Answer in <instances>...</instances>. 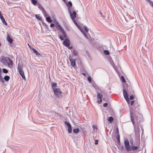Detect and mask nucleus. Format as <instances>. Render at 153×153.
<instances>
[{
	"instance_id": "9d476101",
	"label": "nucleus",
	"mask_w": 153,
	"mask_h": 153,
	"mask_svg": "<svg viewBox=\"0 0 153 153\" xmlns=\"http://www.w3.org/2000/svg\"><path fill=\"white\" fill-rule=\"evenodd\" d=\"M54 21L56 23V27L57 29H59L61 32L63 30H64L61 26V25L59 24L57 22L56 20L55 19Z\"/></svg>"
},
{
	"instance_id": "393cba45",
	"label": "nucleus",
	"mask_w": 153,
	"mask_h": 153,
	"mask_svg": "<svg viewBox=\"0 0 153 153\" xmlns=\"http://www.w3.org/2000/svg\"><path fill=\"white\" fill-rule=\"evenodd\" d=\"M147 1L149 2V4L151 5L153 8V2L150 0H147Z\"/></svg>"
},
{
	"instance_id": "1a4fd4ad",
	"label": "nucleus",
	"mask_w": 153,
	"mask_h": 153,
	"mask_svg": "<svg viewBox=\"0 0 153 153\" xmlns=\"http://www.w3.org/2000/svg\"><path fill=\"white\" fill-rule=\"evenodd\" d=\"M63 44L67 47H69L70 44V40L68 39H65L63 42Z\"/></svg>"
},
{
	"instance_id": "473e14b6",
	"label": "nucleus",
	"mask_w": 153,
	"mask_h": 153,
	"mask_svg": "<svg viewBox=\"0 0 153 153\" xmlns=\"http://www.w3.org/2000/svg\"><path fill=\"white\" fill-rule=\"evenodd\" d=\"M121 79L122 81L124 82H126V81L125 80L124 77L123 76H121Z\"/></svg>"
},
{
	"instance_id": "bf43d9fd",
	"label": "nucleus",
	"mask_w": 153,
	"mask_h": 153,
	"mask_svg": "<svg viewBox=\"0 0 153 153\" xmlns=\"http://www.w3.org/2000/svg\"><path fill=\"white\" fill-rule=\"evenodd\" d=\"M104 106V107H106L107 106L104 105V106Z\"/></svg>"
},
{
	"instance_id": "09e8293b",
	"label": "nucleus",
	"mask_w": 153,
	"mask_h": 153,
	"mask_svg": "<svg viewBox=\"0 0 153 153\" xmlns=\"http://www.w3.org/2000/svg\"><path fill=\"white\" fill-rule=\"evenodd\" d=\"M80 31L82 32V33H83V29H82L81 28H80V29H79Z\"/></svg>"
},
{
	"instance_id": "c756f323",
	"label": "nucleus",
	"mask_w": 153,
	"mask_h": 153,
	"mask_svg": "<svg viewBox=\"0 0 153 153\" xmlns=\"http://www.w3.org/2000/svg\"><path fill=\"white\" fill-rule=\"evenodd\" d=\"M68 132L69 133H71L72 132V128L71 126V127H68Z\"/></svg>"
},
{
	"instance_id": "6ab92c4d",
	"label": "nucleus",
	"mask_w": 153,
	"mask_h": 153,
	"mask_svg": "<svg viewBox=\"0 0 153 153\" xmlns=\"http://www.w3.org/2000/svg\"><path fill=\"white\" fill-rule=\"evenodd\" d=\"M117 143L119 145H120V137L119 135H118L117 137Z\"/></svg>"
},
{
	"instance_id": "ddd939ff",
	"label": "nucleus",
	"mask_w": 153,
	"mask_h": 153,
	"mask_svg": "<svg viewBox=\"0 0 153 153\" xmlns=\"http://www.w3.org/2000/svg\"><path fill=\"white\" fill-rule=\"evenodd\" d=\"M0 18L1 20L2 23L5 25H7V24L3 16H0Z\"/></svg>"
},
{
	"instance_id": "20e7f679",
	"label": "nucleus",
	"mask_w": 153,
	"mask_h": 153,
	"mask_svg": "<svg viewBox=\"0 0 153 153\" xmlns=\"http://www.w3.org/2000/svg\"><path fill=\"white\" fill-rule=\"evenodd\" d=\"M123 92L124 97L125 98L128 103L129 104L130 103V101L128 98V94L126 89L127 90H128V87L127 86V85L125 84L124 85H123Z\"/></svg>"
},
{
	"instance_id": "4c0bfd02",
	"label": "nucleus",
	"mask_w": 153,
	"mask_h": 153,
	"mask_svg": "<svg viewBox=\"0 0 153 153\" xmlns=\"http://www.w3.org/2000/svg\"><path fill=\"white\" fill-rule=\"evenodd\" d=\"M73 54L74 55L76 56L77 54V53L76 51L74 50L73 52Z\"/></svg>"
},
{
	"instance_id": "0eeeda50",
	"label": "nucleus",
	"mask_w": 153,
	"mask_h": 153,
	"mask_svg": "<svg viewBox=\"0 0 153 153\" xmlns=\"http://www.w3.org/2000/svg\"><path fill=\"white\" fill-rule=\"evenodd\" d=\"M68 12L71 19L74 20L76 16V12L74 11L72 12V10L70 11L69 10Z\"/></svg>"
},
{
	"instance_id": "f8f14e48",
	"label": "nucleus",
	"mask_w": 153,
	"mask_h": 153,
	"mask_svg": "<svg viewBox=\"0 0 153 153\" xmlns=\"http://www.w3.org/2000/svg\"><path fill=\"white\" fill-rule=\"evenodd\" d=\"M7 41L10 43L11 44L13 42V40L11 38L9 35H8L7 36Z\"/></svg>"
},
{
	"instance_id": "4468645a",
	"label": "nucleus",
	"mask_w": 153,
	"mask_h": 153,
	"mask_svg": "<svg viewBox=\"0 0 153 153\" xmlns=\"http://www.w3.org/2000/svg\"><path fill=\"white\" fill-rule=\"evenodd\" d=\"M57 85V84L55 82H53L52 84V87L53 88V90H54V89H56L57 88H56Z\"/></svg>"
},
{
	"instance_id": "79ce46f5",
	"label": "nucleus",
	"mask_w": 153,
	"mask_h": 153,
	"mask_svg": "<svg viewBox=\"0 0 153 153\" xmlns=\"http://www.w3.org/2000/svg\"><path fill=\"white\" fill-rule=\"evenodd\" d=\"M134 98V96L132 95L130 96L129 98L131 100H132Z\"/></svg>"
},
{
	"instance_id": "5fc2aeb1",
	"label": "nucleus",
	"mask_w": 153,
	"mask_h": 153,
	"mask_svg": "<svg viewBox=\"0 0 153 153\" xmlns=\"http://www.w3.org/2000/svg\"><path fill=\"white\" fill-rule=\"evenodd\" d=\"M82 74L85 76V73H82Z\"/></svg>"
},
{
	"instance_id": "a19ab883",
	"label": "nucleus",
	"mask_w": 153,
	"mask_h": 153,
	"mask_svg": "<svg viewBox=\"0 0 153 153\" xmlns=\"http://www.w3.org/2000/svg\"><path fill=\"white\" fill-rule=\"evenodd\" d=\"M59 38L61 40H63L64 38L63 36H59Z\"/></svg>"
},
{
	"instance_id": "f03ea898",
	"label": "nucleus",
	"mask_w": 153,
	"mask_h": 153,
	"mask_svg": "<svg viewBox=\"0 0 153 153\" xmlns=\"http://www.w3.org/2000/svg\"><path fill=\"white\" fill-rule=\"evenodd\" d=\"M130 142L131 145V146H130L128 140L127 139L124 140V144L125 147L128 152L135 151L137 149L138 147L137 146H134L133 145V141L132 140H130Z\"/></svg>"
},
{
	"instance_id": "4d7b16f0",
	"label": "nucleus",
	"mask_w": 153,
	"mask_h": 153,
	"mask_svg": "<svg viewBox=\"0 0 153 153\" xmlns=\"http://www.w3.org/2000/svg\"><path fill=\"white\" fill-rule=\"evenodd\" d=\"M52 18L53 19L54 18H55V16L54 15L53 16Z\"/></svg>"
},
{
	"instance_id": "9b49d317",
	"label": "nucleus",
	"mask_w": 153,
	"mask_h": 153,
	"mask_svg": "<svg viewBox=\"0 0 153 153\" xmlns=\"http://www.w3.org/2000/svg\"><path fill=\"white\" fill-rule=\"evenodd\" d=\"M67 5L68 8V10H72V9L71 8V7L72 6V2L70 1L68 2V3L67 4Z\"/></svg>"
},
{
	"instance_id": "a211bd4d",
	"label": "nucleus",
	"mask_w": 153,
	"mask_h": 153,
	"mask_svg": "<svg viewBox=\"0 0 153 153\" xmlns=\"http://www.w3.org/2000/svg\"><path fill=\"white\" fill-rule=\"evenodd\" d=\"M108 120L110 123H111L113 121L114 119L113 117H110L108 118Z\"/></svg>"
},
{
	"instance_id": "7ed1b4c3",
	"label": "nucleus",
	"mask_w": 153,
	"mask_h": 153,
	"mask_svg": "<svg viewBox=\"0 0 153 153\" xmlns=\"http://www.w3.org/2000/svg\"><path fill=\"white\" fill-rule=\"evenodd\" d=\"M0 60L4 65L10 68L12 67L13 62L9 58L3 57L2 58H0Z\"/></svg>"
},
{
	"instance_id": "ea45409f",
	"label": "nucleus",
	"mask_w": 153,
	"mask_h": 153,
	"mask_svg": "<svg viewBox=\"0 0 153 153\" xmlns=\"http://www.w3.org/2000/svg\"><path fill=\"white\" fill-rule=\"evenodd\" d=\"M35 53L36 54V55L37 56H41V54L39 53L38 51H36V52H35Z\"/></svg>"
},
{
	"instance_id": "e433bc0d",
	"label": "nucleus",
	"mask_w": 153,
	"mask_h": 153,
	"mask_svg": "<svg viewBox=\"0 0 153 153\" xmlns=\"http://www.w3.org/2000/svg\"><path fill=\"white\" fill-rule=\"evenodd\" d=\"M83 34L84 35V36H85L86 38H87V39H88V37H87V35H86V33L85 32V31H84V30H83Z\"/></svg>"
},
{
	"instance_id": "864d4df0",
	"label": "nucleus",
	"mask_w": 153,
	"mask_h": 153,
	"mask_svg": "<svg viewBox=\"0 0 153 153\" xmlns=\"http://www.w3.org/2000/svg\"><path fill=\"white\" fill-rule=\"evenodd\" d=\"M28 45L29 46V48H30H30H32V47L30 46L28 44Z\"/></svg>"
},
{
	"instance_id": "f257e3e1",
	"label": "nucleus",
	"mask_w": 153,
	"mask_h": 153,
	"mask_svg": "<svg viewBox=\"0 0 153 153\" xmlns=\"http://www.w3.org/2000/svg\"><path fill=\"white\" fill-rule=\"evenodd\" d=\"M131 121L133 125H135V121L140 122L142 118V116L138 112V107L136 106H129Z\"/></svg>"
},
{
	"instance_id": "b1692460",
	"label": "nucleus",
	"mask_w": 153,
	"mask_h": 153,
	"mask_svg": "<svg viewBox=\"0 0 153 153\" xmlns=\"http://www.w3.org/2000/svg\"><path fill=\"white\" fill-rule=\"evenodd\" d=\"M42 12V13L44 14V16L45 17H47L48 16V14L46 12V11L45 10H43Z\"/></svg>"
},
{
	"instance_id": "7c9ffc66",
	"label": "nucleus",
	"mask_w": 153,
	"mask_h": 153,
	"mask_svg": "<svg viewBox=\"0 0 153 153\" xmlns=\"http://www.w3.org/2000/svg\"><path fill=\"white\" fill-rule=\"evenodd\" d=\"M2 71L4 73H7L8 72V70L5 68L2 69Z\"/></svg>"
},
{
	"instance_id": "37998d69",
	"label": "nucleus",
	"mask_w": 153,
	"mask_h": 153,
	"mask_svg": "<svg viewBox=\"0 0 153 153\" xmlns=\"http://www.w3.org/2000/svg\"><path fill=\"white\" fill-rule=\"evenodd\" d=\"M92 127L95 130V129H96V130H97V127L94 125H93Z\"/></svg>"
},
{
	"instance_id": "3c124183",
	"label": "nucleus",
	"mask_w": 153,
	"mask_h": 153,
	"mask_svg": "<svg viewBox=\"0 0 153 153\" xmlns=\"http://www.w3.org/2000/svg\"><path fill=\"white\" fill-rule=\"evenodd\" d=\"M1 68H0V75L1 74Z\"/></svg>"
},
{
	"instance_id": "c85d7f7f",
	"label": "nucleus",
	"mask_w": 153,
	"mask_h": 153,
	"mask_svg": "<svg viewBox=\"0 0 153 153\" xmlns=\"http://www.w3.org/2000/svg\"><path fill=\"white\" fill-rule=\"evenodd\" d=\"M104 53L107 55H109V52L108 50H105L104 51Z\"/></svg>"
},
{
	"instance_id": "5701e85b",
	"label": "nucleus",
	"mask_w": 153,
	"mask_h": 153,
	"mask_svg": "<svg viewBox=\"0 0 153 153\" xmlns=\"http://www.w3.org/2000/svg\"><path fill=\"white\" fill-rule=\"evenodd\" d=\"M65 123L67 126H68V127H71V126L70 123L67 121H65Z\"/></svg>"
},
{
	"instance_id": "f704fd0d",
	"label": "nucleus",
	"mask_w": 153,
	"mask_h": 153,
	"mask_svg": "<svg viewBox=\"0 0 153 153\" xmlns=\"http://www.w3.org/2000/svg\"><path fill=\"white\" fill-rule=\"evenodd\" d=\"M30 49L33 50V52L34 53H35V52H36V51H37L36 50L35 48H30Z\"/></svg>"
},
{
	"instance_id": "de8ad7c7",
	"label": "nucleus",
	"mask_w": 153,
	"mask_h": 153,
	"mask_svg": "<svg viewBox=\"0 0 153 153\" xmlns=\"http://www.w3.org/2000/svg\"><path fill=\"white\" fill-rule=\"evenodd\" d=\"M54 26V24H51L50 25V26L51 27H53Z\"/></svg>"
},
{
	"instance_id": "6e6552de",
	"label": "nucleus",
	"mask_w": 153,
	"mask_h": 153,
	"mask_svg": "<svg viewBox=\"0 0 153 153\" xmlns=\"http://www.w3.org/2000/svg\"><path fill=\"white\" fill-rule=\"evenodd\" d=\"M69 59L71 63V65L73 67H74L76 66V62L75 59H73V58L71 56H69Z\"/></svg>"
},
{
	"instance_id": "f3484780",
	"label": "nucleus",
	"mask_w": 153,
	"mask_h": 153,
	"mask_svg": "<svg viewBox=\"0 0 153 153\" xmlns=\"http://www.w3.org/2000/svg\"><path fill=\"white\" fill-rule=\"evenodd\" d=\"M10 79V77L9 76L6 75L4 76V79L6 81H8Z\"/></svg>"
},
{
	"instance_id": "13d9d810",
	"label": "nucleus",
	"mask_w": 153,
	"mask_h": 153,
	"mask_svg": "<svg viewBox=\"0 0 153 153\" xmlns=\"http://www.w3.org/2000/svg\"><path fill=\"white\" fill-rule=\"evenodd\" d=\"M100 14H101V15H102V13H101V12H100Z\"/></svg>"
},
{
	"instance_id": "bb28decb",
	"label": "nucleus",
	"mask_w": 153,
	"mask_h": 153,
	"mask_svg": "<svg viewBox=\"0 0 153 153\" xmlns=\"http://www.w3.org/2000/svg\"><path fill=\"white\" fill-rule=\"evenodd\" d=\"M38 8L39 9H40L42 11L43 10H44V8L42 7V6L40 4H39L38 6Z\"/></svg>"
},
{
	"instance_id": "a878e982",
	"label": "nucleus",
	"mask_w": 153,
	"mask_h": 153,
	"mask_svg": "<svg viewBox=\"0 0 153 153\" xmlns=\"http://www.w3.org/2000/svg\"><path fill=\"white\" fill-rule=\"evenodd\" d=\"M36 18L38 20H40L42 19L41 17H40L39 15L36 14L35 16Z\"/></svg>"
},
{
	"instance_id": "412c9836",
	"label": "nucleus",
	"mask_w": 153,
	"mask_h": 153,
	"mask_svg": "<svg viewBox=\"0 0 153 153\" xmlns=\"http://www.w3.org/2000/svg\"><path fill=\"white\" fill-rule=\"evenodd\" d=\"M102 94L101 93H98L97 94V98H101L102 97Z\"/></svg>"
},
{
	"instance_id": "a18cd8bd",
	"label": "nucleus",
	"mask_w": 153,
	"mask_h": 153,
	"mask_svg": "<svg viewBox=\"0 0 153 153\" xmlns=\"http://www.w3.org/2000/svg\"><path fill=\"white\" fill-rule=\"evenodd\" d=\"M134 101L132 100L131 102V105H133L134 104Z\"/></svg>"
},
{
	"instance_id": "603ef678",
	"label": "nucleus",
	"mask_w": 153,
	"mask_h": 153,
	"mask_svg": "<svg viewBox=\"0 0 153 153\" xmlns=\"http://www.w3.org/2000/svg\"><path fill=\"white\" fill-rule=\"evenodd\" d=\"M68 47V48L69 49H71L72 48V47H70L69 46Z\"/></svg>"
},
{
	"instance_id": "39448f33",
	"label": "nucleus",
	"mask_w": 153,
	"mask_h": 153,
	"mask_svg": "<svg viewBox=\"0 0 153 153\" xmlns=\"http://www.w3.org/2000/svg\"><path fill=\"white\" fill-rule=\"evenodd\" d=\"M53 91L54 94L57 97H60L63 96L62 93L59 88L54 89V90Z\"/></svg>"
},
{
	"instance_id": "c03bdc74",
	"label": "nucleus",
	"mask_w": 153,
	"mask_h": 153,
	"mask_svg": "<svg viewBox=\"0 0 153 153\" xmlns=\"http://www.w3.org/2000/svg\"><path fill=\"white\" fill-rule=\"evenodd\" d=\"M98 140H95V144L96 145L97 144H98Z\"/></svg>"
},
{
	"instance_id": "c9c22d12",
	"label": "nucleus",
	"mask_w": 153,
	"mask_h": 153,
	"mask_svg": "<svg viewBox=\"0 0 153 153\" xmlns=\"http://www.w3.org/2000/svg\"><path fill=\"white\" fill-rule=\"evenodd\" d=\"M0 81L2 82L3 83L4 82L3 78L1 77V74L0 75Z\"/></svg>"
},
{
	"instance_id": "6e6d98bb",
	"label": "nucleus",
	"mask_w": 153,
	"mask_h": 153,
	"mask_svg": "<svg viewBox=\"0 0 153 153\" xmlns=\"http://www.w3.org/2000/svg\"><path fill=\"white\" fill-rule=\"evenodd\" d=\"M121 148V149H123L124 147H123V146H122Z\"/></svg>"
},
{
	"instance_id": "8fccbe9b",
	"label": "nucleus",
	"mask_w": 153,
	"mask_h": 153,
	"mask_svg": "<svg viewBox=\"0 0 153 153\" xmlns=\"http://www.w3.org/2000/svg\"><path fill=\"white\" fill-rule=\"evenodd\" d=\"M103 105H108V103H104Z\"/></svg>"
},
{
	"instance_id": "aec40b11",
	"label": "nucleus",
	"mask_w": 153,
	"mask_h": 153,
	"mask_svg": "<svg viewBox=\"0 0 153 153\" xmlns=\"http://www.w3.org/2000/svg\"><path fill=\"white\" fill-rule=\"evenodd\" d=\"M73 132L74 133H77L79 131V129L78 128L74 129L73 130Z\"/></svg>"
},
{
	"instance_id": "2eb2a0df",
	"label": "nucleus",
	"mask_w": 153,
	"mask_h": 153,
	"mask_svg": "<svg viewBox=\"0 0 153 153\" xmlns=\"http://www.w3.org/2000/svg\"><path fill=\"white\" fill-rule=\"evenodd\" d=\"M46 20L49 23H51L52 22V20L49 16H47L46 17Z\"/></svg>"
},
{
	"instance_id": "72a5a7b5",
	"label": "nucleus",
	"mask_w": 153,
	"mask_h": 153,
	"mask_svg": "<svg viewBox=\"0 0 153 153\" xmlns=\"http://www.w3.org/2000/svg\"><path fill=\"white\" fill-rule=\"evenodd\" d=\"M88 80L90 82H91V78L90 76H89L88 77Z\"/></svg>"
},
{
	"instance_id": "cd10ccee",
	"label": "nucleus",
	"mask_w": 153,
	"mask_h": 153,
	"mask_svg": "<svg viewBox=\"0 0 153 153\" xmlns=\"http://www.w3.org/2000/svg\"><path fill=\"white\" fill-rule=\"evenodd\" d=\"M61 32H62V33L63 35L64 36V37L65 38H66L67 37L66 35V33L64 31V30H63L61 31Z\"/></svg>"
},
{
	"instance_id": "2f4dec72",
	"label": "nucleus",
	"mask_w": 153,
	"mask_h": 153,
	"mask_svg": "<svg viewBox=\"0 0 153 153\" xmlns=\"http://www.w3.org/2000/svg\"><path fill=\"white\" fill-rule=\"evenodd\" d=\"M102 101V99L101 98H98L97 100V102L98 104L100 103Z\"/></svg>"
},
{
	"instance_id": "58836bf2",
	"label": "nucleus",
	"mask_w": 153,
	"mask_h": 153,
	"mask_svg": "<svg viewBox=\"0 0 153 153\" xmlns=\"http://www.w3.org/2000/svg\"><path fill=\"white\" fill-rule=\"evenodd\" d=\"M84 29L86 32H88V28L87 27V26H84Z\"/></svg>"
},
{
	"instance_id": "dca6fc26",
	"label": "nucleus",
	"mask_w": 153,
	"mask_h": 153,
	"mask_svg": "<svg viewBox=\"0 0 153 153\" xmlns=\"http://www.w3.org/2000/svg\"><path fill=\"white\" fill-rule=\"evenodd\" d=\"M74 24L76 25V26L78 27V28L79 29H80V28H81V27L79 26V24L77 23L76 21L75 20V19L74 20H72Z\"/></svg>"
},
{
	"instance_id": "49530a36",
	"label": "nucleus",
	"mask_w": 153,
	"mask_h": 153,
	"mask_svg": "<svg viewBox=\"0 0 153 153\" xmlns=\"http://www.w3.org/2000/svg\"><path fill=\"white\" fill-rule=\"evenodd\" d=\"M116 133L117 134H118L119 133V130L118 128H117L116 130Z\"/></svg>"
},
{
	"instance_id": "423d86ee",
	"label": "nucleus",
	"mask_w": 153,
	"mask_h": 153,
	"mask_svg": "<svg viewBox=\"0 0 153 153\" xmlns=\"http://www.w3.org/2000/svg\"><path fill=\"white\" fill-rule=\"evenodd\" d=\"M18 68L19 74L23 78L25 79V75L24 73L22 67L18 65Z\"/></svg>"
},
{
	"instance_id": "4be33fe9",
	"label": "nucleus",
	"mask_w": 153,
	"mask_h": 153,
	"mask_svg": "<svg viewBox=\"0 0 153 153\" xmlns=\"http://www.w3.org/2000/svg\"><path fill=\"white\" fill-rule=\"evenodd\" d=\"M32 3L34 5H36L37 3V1L36 0H31Z\"/></svg>"
}]
</instances>
